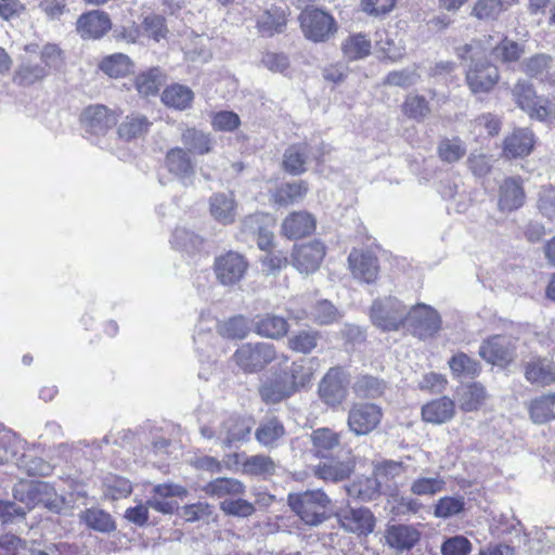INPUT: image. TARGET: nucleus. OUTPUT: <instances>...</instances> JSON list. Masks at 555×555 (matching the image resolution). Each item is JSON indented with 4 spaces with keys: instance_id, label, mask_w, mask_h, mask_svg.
I'll return each mask as SVG.
<instances>
[{
    "instance_id": "1",
    "label": "nucleus",
    "mask_w": 555,
    "mask_h": 555,
    "mask_svg": "<svg viewBox=\"0 0 555 555\" xmlns=\"http://www.w3.org/2000/svg\"><path fill=\"white\" fill-rule=\"evenodd\" d=\"M313 371L310 361L299 359L287 364L283 357L278 367H273L261 379L258 392L266 404H276L305 388L312 379Z\"/></svg>"
},
{
    "instance_id": "2",
    "label": "nucleus",
    "mask_w": 555,
    "mask_h": 555,
    "mask_svg": "<svg viewBox=\"0 0 555 555\" xmlns=\"http://www.w3.org/2000/svg\"><path fill=\"white\" fill-rule=\"evenodd\" d=\"M487 52L481 41H470L455 49L457 57L465 63V80L474 94L489 93L500 80L498 67L486 60Z\"/></svg>"
},
{
    "instance_id": "3",
    "label": "nucleus",
    "mask_w": 555,
    "mask_h": 555,
    "mask_svg": "<svg viewBox=\"0 0 555 555\" xmlns=\"http://www.w3.org/2000/svg\"><path fill=\"white\" fill-rule=\"evenodd\" d=\"M331 504V498L322 489H308L287 495L291 511L309 527H319L328 519Z\"/></svg>"
},
{
    "instance_id": "4",
    "label": "nucleus",
    "mask_w": 555,
    "mask_h": 555,
    "mask_svg": "<svg viewBox=\"0 0 555 555\" xmlns=\"http://www.w3.org/2000/svg\"><path fill=\"white\" fill-rule=\"evenodd\" d=\"M64 65L63 51L54 43H47L40 50V61L23 60L15 70L13 81L20 86H31L43 80L52 70Z\"/></svg>"
},
{
    "instance_id": "5",
    "label": "nucleus",
    "mask_w": 555,
    "mask_h": 555,
    "mask_svg": "<svg viewBox=\"0 0 555 555\" xmlns=\"http://www.w3.org/2000/svg\"><path fill=\"white\" fill-rule=\"evenodd\" d=\"M512 95L516 105L526 112L530 118L540 121L555 119V103L546 98L538 96L530 81L519 79L512 89Z\"/></svg>"
},
{
    "instance_id": "6",
    "label": "nucleus",
    "mask_w": 555,
    "mask_h": 555,
    "mask_svg": "<svg viewBox=\"0 0 555 555\" xmlns=\"http://www.w3.org/2000/svg\"><path fill=\"white\" fill-rule=\"evenodd\" d=\"M298 21L304 36L313 42H325L337 30L334 17L318 8H305L299 14Z\"/></svg>"
},
{
    "instance_id": "7",
    "label": "nucleus",
    "mask_w": 555,
    "mask_h": 555,
    "mask_svg": "<svg viewBox=\"0 0 555 555\" xmlns=\"http://www.w3.org/2000/svg\"><path fill=\"white\" fill-rule=\"evenodd\" d=\"M275 358V349L269 343L243 344L233 354L235 364L245 373L259 372Z\"/></svg>"
},
{
    "instance_id": "8",
    "label": "nucleus",
    "mask_w": 555,
    "mask_h": 555,
    "mask_svg": "<svg viewBox=\"0 0 555 555\" xmlns=\"http://www.w3.org/2000/svg\"><path fill=\"white\" fill-rule=\"evenodd\" d=\"M403 326L421 339L433 337L441 328V318L436 309L425 304H416L408 309Z\"/></svg>"
},
{
    "instance_id": "9",
    "label": "nucleus",
    "mask_w": 555,
    "mask_h": 555,
    "mask_svg": "<svg viewBox=\"0 0 555 555\" xmlns=\"http://www.w3.org/2000/svg\"><path fill=\"white\" fill-rule=\"evenodd\" d=\"M408 307L396 297L377 299L371 308L373 323L384 331H397L403 325Z\"/></svg>"
},
{
    "instance_id": "10",
    "label": "nucleus",
    "mask_w": 555,
    "mask_h": 555,
    "mask_svg": "<svg viewBox=\"0 0 555 555\" xmlns=\"http://www.w3.org/2000/svg\"><path fill=\"white\" fill-rule=\"evenodd\" d=\"M248 269L246 258L236 251H228L215 259L214 271L217 280L223 286L238 284Z\"/></svg>"
},
{
    "instance_id": "11",
    "label": "nucleus",
    "mask_w": 555,
    "mask_h": 555,
    "mask_svg": "<svg viewBox=\"0 0 555 555\" xmlns=\"http://www.w3.org/2000/svg\"><path fill=\"white\" fill-rule=\"evenodd\" d=\"M339 526L347 532L367 535L375 528V517L367 507H340L336 514Z\"/></svg>"
},
{
    "instance_id": "12",
    "label": "nucleus",
    "mask_w": 555,
    "mask_h": 555,
    "mask_svg": "<svg viewBox=\"0 0 555 555\" xmlns=\"http://www.w3.org/2000/svg\"><path fill=\"white\" fill-rule=\"evenodd\" d=\"M515 341L507 336L494 335L479 347V356L488 363L505 366L515 358Z\"/></svg>"
},
{
    "instance_id": "13",
    "label": "nucleus",
    "mask_w": 555,
    "mask_h": 555,
    "mask_svg": "<svg viewBox=\"0 0 555 555\" xmlns=\"http://www.w3.org/2000/svg\"><path fill=\"white\" fill-rule=\"evenodd\" d=\"M188 494V489L181 485L173 482L158 483L153 487L147 505L156 512L172 514L179 506L175 499H184Z\"/></svg>"
},
{
    "instance_id": "14",
    "label": "nucleus",
    "mask_w": 555,
    "mask_h": 555,
    "mask_svg": "<svg viewBox=\"0 0 555 555\" xmlns=\"http://www.w3.org/2000/svg\"><path fill=\"white\" fill-rule=\"evenodd\" d=\"M325 256V246L320 241L297 245L292 253V264L301 274L315 272Z\"/></svg>"
},
{
    "instance_id": "15",
    "label": "nucleus",
    "mask_w": 555,
    "mask_h": 555,
    "mask_svg": "<svg viewBox=\"0 0 555 555\" xmlns=\"http://www.w3.org/2000/svg\"><path fill=\"white\" fill-rule=\"evenodd\" d=\"M382 418V410L374 403L354 404L348 414V427L356 435H367L376 428Z\"/></svg>"
},
{
    "instance_id": "16",
    "label": "nucleus",
    "mask_w": 555,
    "mask_h": 555,
    "mask_svg": "<svg viewBox=\"0 0 555 555\" xmlns=\"http://www.w3.org/2000/svg\"><path fill=\"white\" fill-rule=\"evenodd\" d=\"M348 380L340 367H331L319 385L321 399L331 406L340 404L347 396Z\"/></svg>"
},
{
    "instance_id": "17",
    "label": "nucleus",
    "mask_w": 555,
    "mask_h": 555,
    "mask_svg": "<svg viewBox=\"0 0 555 555\" xmlns=\"http://www.w3.org/2000/svg\"><path fill=\"white\" fill-rule=\"evenodd\" d=\"M111 29V17L101 10L88 11L81 14L76 22V31L83 40L101 39Z\"/></svg>"
},
{
    "instance_id": "18",
    "label": "nucleus",
    "mask_w": 555,
    "mask_h": 555,
    "mask_svg": "<svg viewBox=\"0 0 555 555\" xmlns=\"http://www.w3.org/2000/svg\"><path fill=\"white\" fill-rule=\"evenodd\" d=\"M165 165L184 186L193 184L195 177V163L191 154L183 147H172L165 156Z\"/></svg>"
},
{
    "instance_id": "19",
    "label": "nucleus",
    "mask_w": 555,
    "mask_h": 555,
    "mask_svg": "<svg viewBox=\"0 0 555 555\" xmlns=\"http://www.w3.org/2000/svg\"><path fill=\"white\" fill-rule=\"evenodd\" d=\"M81 122L86 132L103 135L116 125L117 118L113 111L98 104L85 108L81 114Z\"/></svg>"
},
{
    "instance_id": "20",
    "label": "nucleus",
    "mask_w": 555,
    "mask_h": 555,
    "mask_svg": "<svg viewBox=\"0 0 555 555\" xmlns=\"http://www.w3.org/2000/svg\"><path fill=\"white\" fill-rule=\"evenodd\" d=\"M348 262L353 278L367 284L377 279L379 266L373 253L353 249L348 256Z\"/></svg>"
},
{
    "instance_id": "21",
    "label": "nucleus",
    "mask_w": 555,
    "mask_h": 555,
    "mask_svg": "<svg viewBox=\"0 0 555 555\" xmlns=\"http://www.w3.org/2000/svg\"><path fill=\"white\" fill-rule=\"evenodd\" d=\"M421 531L412 525H390L385 531V540L389 547L398 552L412 550L421 540Z\"/></svg>"
},
{
    "instance_id": "22",
    "label": "nucleus",
    "mask_w": 555,
    "mask_h": 555,
    "mask_svg": "<svg viewBox=\"0 0 555 555\" xmlns=\"http://www.w3.org/2000/svg\"><path fill=\"white\" fill-rule=\"evenodd\" d=\"M251 421L249 418L229 416L218 431V439L228 448L234 443L247 441L251 433Z\"/></svg>"
},
{
    "instance_id": "23",
    "label": "nucleus",
    "mask_w": 555,
    "mask_h": 555,
    "mask_svg": "<svg viewBox=\"0 0 555 555\" xmlns=\"http://www.w3.org/2000/svg\"><path fill=\"white\" fill-rule=\"evenodd\" d=\"M286 430L278 416L263 417L255 430L256 441L266 449H274L285 437Z\"/></svg>"
},
{
    "instance_id": "24",
    "label": "nucleus",
    "mask_w": 555,
    "mask_h": 555,
    "mask_svg": "<svg viewBox=\"0 0 555 555\" xmlns=\"http://www.w3.org/2000/svg\"><path fill=\"white\" fill-rule=\"evenodd\" d=\"M492 38V36H488L483 39H478L477 41H481L482 44L488 48V51H490L494 61L503 64H509L517 62L520 59L524 50L519 43L508 39L506 36H500L495 44L492 46L490 43Z\"/></svg>"
},
{
    "instance_id": "25",
    "label": "nucleus",
    "mask_w": 555,
    "mask_h": 555,
    "mask_svg": "<svg viewBox=\"0 0 555 555\" xmlns=\"http://www.w3.org/2000/svg\"><path fill=\"white\" fill-rule=\"evenodd\" d=\"M525 191L516 178L505 179L499 189V209L511 212L519 209L525 203Z\"/></svg>"
},
{
    "instance_id": "26",
    "label": "nucleus",
    "mask_w": 555,
    "mask_h": 555,
    "mask_svg": "<svg viewBox=\"0 0 555 555\" xmlns=\"http://www.w3.org/2000/svg\"><path fill=\"white\" fill-rule=\"evenodd\" d=\"M181 142L190 154L206 155L214 152L216 140L209 132L196 128H186L181 133Z\"/></svg>"
},
{
    "instance_id": "27",
    "label": "nucleus",
    "mask_w": 555,
    "mask_h": 555,
    "mask_svg": "<svg viewBox=\"0 0 555 555\" xmlns=\"http://www.w3.org/2000/svg\"><path fill=\"white\" fill-rule=\"evenodd\" d=\"M209 211L221 224H231L236 218V202L232 193H215L209 198Z\"/></svg>"
},
{
    "instance_id": "28",
    "label": "nucleus",
    "mask_w": 555,
    "mask_h": 555,
    "mask_svg": "<svg viewBox=\"0 0 555 555\" xmlns=\"http://www.w3.org/2000/svg\"><path fill=\"white\" fill-rule=\"evenodd\" d=\"M315 229V219L307 211H295L288 215L282 224V232L288 238H301Z\"/></svg>"
},
{
    "instance_id": "29",
    "label": "nucleus",
    "mask_w": 555,
    "mask_h": 555,
    "mask_svg": "<svg viewBox=\"0 0 555 555\" xmlns=\"http://www.w3.org/2000/svg\"><path fill=\"white\" fill-rule=\"evenodd\" d=\"M525 377L531 384L551 385L555 383V363L547 358H534L526 363Z\"/></svg>"
},
{
    "instance_id": "30",
    "label": "nucleus",
    "mask_w": 555,
    "mask_h": 555,
    "mask_svg": "<svg viewBox=\"0 0 555 555\" xmlns=\"http://www.w3.org/2000/svg\"><path fill=\"white\" fill-rule=\"evenodd\" d=\"M286 12L280 7H272L257 17V30L262 37H272L286 28Z\"/></svg>"
},
{
    "instance_id": "31",
    "label": "nucleus",
    "mask_w": 555,
    "mask_h": 555,
    "mask_svg": "<svg viewBox=\"0 0 555 555\" xmlns=\"http://www.w3.org/2000/svg\"><path fill=\"white\" fill-rule=\"evenodd\" d=\"M245 485L236 478L219 477L204 486L203 491L217 499H233L245 493Z\"/></svg>"
},
{
    "instance_id": "32",
    "label": "nucleus",
    "mask_w": 555,
    "mask_h": 555,
    "mask_svg": "<svg viewBox=\"0 0 555 555\" xmlns=\"http://www.w3.org/2000/svg\"><path fill=\"white\" fill-rule=\"evenodd\" d=\"M296 320H302L309 317L314 323L319 325H330L338 322L343 318V313L327 299L318 300L307 313L301 311L298 314H291Z\"/></svg>"
},
{
    "instance_id": "33",
    "label": "nucleus",
    "mask_w": 555,
    "mask_h": 555,
    "mask_svg": "<svg viewBox=\"0 0 555 555\" xmlns=\"http://www.w3.org/2000/svg\"><path fill=\"white\" fill-rule=\"evenodd\" d=\"M152 122L141 113H131L127 115L119 124L117 133L125 141H131L143 138L150 131Z\"/></svg>"
},
{
    "instance_id": "34",
    "label": "nucleus",
    "mask_w": 555,
    "mask_h": 555,
    "mask_svg": "<svg viewBox=\"0 0 555 555\" xmlns=\"http://www.w3.org/2000/svg\"><path fill=\"white\" fill-rule=\"evenodd\" d=\"M454 412V402L448 397H441L422 408V417L427 423L442 424L450 421Z\"/></svg>"
},
{
    "instance_id": "35",
    "label": "nucleus",
    "mask_w": 555,
    "mask_h": 555,
    "mask_svg": "<svg viewBox=\"0 0 555 555\" xmlns=\"http://www.w3.org/2000/svg\"><path fill=\"white\" fill-rule=\"evenodd\" d=\"M534 144L533 133L528 128L516 129L506 137L504 152L511 157H524L528 155Z\"/></svg>"
},
{
    "instance_id": "36",
    "label": "nucleus",
    "mask_w": 555,
    "mask_h": 555,
    "mask_svg": "<svg viewBox=\"0 0 555 555\" xmlns=\"http://www.w3.org/2000/svg\"><path fill=\"white\" fill-rule=\"evenodd\" d=\"M311 452L315 456L327 457L332 451L339 447L340 437L330 428L314 429L310 435Z\"/></svg>"
},
{
    "instance_id": "37",
    "label": "nucleus",
    "mask_w": 555,
    "mask_h": 555,
    "mask_svg": "<svg viewBox=\"0 0 555 555\" xmlns=\"http://www.w3.org/2000/svg\"><path fill=\"white\" fill-rule=\"evenodd\" d=\"M310 152V146L306 142L293 144L285 150L283 156V166L285 171L297 176L306 171V162Z\"/></svg>"
},
{
    "instance_id": "38",
    "label": "nucleus",
    "mask_w": 555,
    "mask_h": 555,
    "mask_svg": "<svg viewBox=\"0 0 555 555\" xmlns=\"http://www.w3.org/2000/svg\"><path fill=\"white\" fill-rule=\"evenodd\" d=\"M255 327L259 335L275 339L285 336L288 332L286 319L271 313L259 315Z\"/></svg>"
},
{
    "instance_id": "39",
    "label": "nucleus",
    "mask_w": 555,
    "mask_h": 555,
    "mask_svg": "<svg viewBox=\"0 0 555 555\" xmlns=\"http://www.w3.org/2000/svg\"><path fill=\"white\" fill-rule=\"evenodd\" d=\"M79 519L94 531L108 533L116 529L115 521L111 514L98 507H91L80 512Z\"/></svg>"
},
{
    "instance_id": "40",
    "label": "nucleus",
    "mask_w": 555,
    "mask_h": 555,
    "mask_svg": "<svg viewBox=\"0 0 555 555\" xmlns=\"http://www.w3.org/2000/svg\"><path fill=\"white\" fill-rule=\"evenodd\" d=\"M529 414L535 424H544L555 420V392L533 399L529 405Z\"/></svg>"
},
{
    "instance_id": "41",
    "label": "nucleus",
    "mask_w": 555,
    "mask_h": 555,
    "mask_svg": "<svg viewBox=\"0 0 555 555\" xmlns=\"http://www.w3.org/2000/svg\"><path fill=\"white\" fill-rule=\"evenodd\" d=\"M380 487L382 486L375 476L362 477L346 486V491L350 498L359 499L363 502H370L378 498Z\"/></svg>"
},
{
    "instance_id": "42",
    "label": "nucleus",
    "mask_w": 555,
    "mask_h": 555,
    "mask_svg": "<svg viewBox=\"0 0 555 555\" xmlns=\"http://www.w3.org/2000/svg\"><path fill=\"white\" fill-rule=\"evenodd\" d=\"M193 98L194 93L189 87L178 83L167 87L162 94L165 105L180 111L190 107Z\"/></svg>"
},
{
    "instance_id": "43",
    "label": "nucleus",
    "mask_w": 555,
    "mask_h": 555,
    "mask_svg": "<svg viewBox=\"0 0 555 555\" xmlns=\"http://www.w3.org/2000/svg\"><path fill=\"white\" fill-rule=\"evenodd\" d=\"M460 408L465 412L478 410L487 399V391L479 383H473L463 387L459 395Z\"/></svg>"
},
{
    "instance_id": "44",
    "label": "nucleus",
    "mask_w": 555,
    "mask_h": 555,
    "mask_svg": "<svg viewBox=\"0 0 555 555\" xmlns=\"http://www.w3.org/2000/svg\"><path fill=\"white\" fill-rule=\"evenodd\" d=\"M164 82V76L159 67H152L139 74L135 78V88L144 96L158 93Z\"/></svg>"
},
{
    "instance_id": "45",
    "label": "nucleus",
    "mask_w": 555,
    "mask_h": 555,
    "mask_svg": "<svg viewBox=\"0 0 555 555\" xmlns=\"http://www.w3.org/2000/svg\"><path fill=\"white\" fill-rule=\"evenodd\" d=\"M446 480L440 474H435L431 477H417L411 483L410 491L418 496H433L446 489Z\"/></svg>"
},
{
    "instance_id": "46",
    "label": "nucleus",
    "mask_w": 555,
    "mask_h": 555,
    "mask_svg": "<svg viewBox=\"0 0 555 555\" xmlns=\"http://www.w3.org/2000/svg\"><path fill=\"white\" fill-rule=\"evenodd\" d=\"M308 186L304 181H294L282 184L273 194V199L282 206L291 205L305 197Z\"/></svg>"
},
{
    "instance_id": "47",
    "label": "nucleus",
    "mask_w": 555,
    "mask_h": 555,
    "mask_svg": "<svg viewBox=\"0 0 555 555\" xmlns=\"http://www.w3.org/2000/svg\"><path fill=\"white\" fill-rule=\"evenodd\" d=\"M243 473L250 476H272L275 474L276 464L269 455L256 454L248 456L243 465Z\"/></svg>"
},
{
    "instance_id": "48",
    "label": "nucleus",
    "mask_w": 555,
    "mask_h": 555,
    "mask_svg": "<svg viewBox=\"0 0 555 555\" xmlns=\"http://www.w3.org/2000/svg\"><path fill=\"white\" fill-rule=\"evenodd\" d=\"M103 73L112 78H119L128 75L132 69V63L128 55L115 53L104 57L100 63Z\"/></svg>"
},
{
    "instance_id": "49",
    "label": "nucleus",
    "mask_w": 555,
    "mask_h": 555,
    "mask_svg": "<svg viewBox=\"0 0 555 555\" xmlns=\"http://www.w3.org/2000/svg\"><path fill=\"white\" fill-rule=\"evenodd\" d=\"M351 466L344 462H328L313 467V474L325 481H341L349 477Z\"/></svg>"
},
{
    "instance_id": "50",
    "label": "nucleus",
    "mask_w": 555,
    "mask_h": 555,
    "mask_svg": "<svg viewBox=\"0 0 555 555\" xmlns=\"http://www.w3.org/2000/svg\"><path fill=\"white\" fill-rule=\"evenodd\" d=\"M346 59L353 61L367 56L371 52V41L362 34L349 36L341 44Z\"/></svg>"
},
{
    "instance_id": "51",
    "label": "nucleus",
    "mask_w": 555,
    "mask_h": 555,
    "mask_svg": "<svg viewBox=\"0 0 555 555\" xmlns=\"http://www.w3.org/2000/svg\"><path fill=\"white\" fill-rule=\"evenodd\" d=\"M402 112L410 119L422 121L430 114L429 102L424 95L409 93L402 104Z\"/></svg>"
},
{
    "instance_id": "52",
    "label": "nucleus",
    "mask_w": 555,
    "mask_h": 555,
    "mask_svg": "<svg viewBox=\"0 0 555 555\" xmlns=\"http://www.w3.org/2000/svg\"><path fill=\"white\" fill-rule=\"evenodd\" d=\"M39 504H42L53 513H60L65 505V500L56 493L55 489L50 483L39 481L36 506Z\"/></svg>"
},
{
    "instance_id": "53",
    "label": "nucleus",
    "mask_w": 555,
    "mask_h": 555,
    "mask_svg": "<svg viewBox=\"0 0 555 555\" xmlns=\"http://www.w3.org/2000/svg\"><path fill=\"white\" fill-rule=\"evenodd\" d=\"M352 389L360 398H377L385 390V383L372 375H362L357 378Z\"/></svg>"
},
{
    "instance_id": "54",
    "label": "nucleus",
    "mask_w": 555,
    "mask_h": 555,
    "mask_svg": "<svg viewBox=\"0 0 555 555\" xmlns=\"http://www.w3.org/2000/svg\"><path fill=\"white\" fill-rule=\"evenodd\" d=\"M466 145L460 138L442 139L438 144V155L442 162L452 164L466 154Z\"/></svg>"
},
{
    "instance_id": "55",
    "label": "nucleus",
    "mask_w": 555,
    "mask_h": 555,
    "mask_svg": "<svg viewBox=\"0 0 555 555\" xmlns=\"http://www.w3.org/2000/svg\"><path fill=\"white\" fill-rule=\"evenodd\" d=\"M16 466L29 476H48L52 472V466L47 461L30 453L22 454Z\"/></svg>"
},
{
    "instance_id": "56",
    "label": "nucleus",
    "mask_w": 555,
    "mask_h": 555,
    "mask_svg": "<svg viewBox=\"0 0 555 555\" xmlns=\"http://www.w3.org/2000/svg\"><path fill=\"white\" fill-rule=\"evenodd\" d=\"M219 507L224 515L237 518H248L256 512L251 502L240 496L221 501Z\"/></svg>"
},
{
    "instance_id": "57",
    "label": "nucleus",
    "mask_w": 555,
    "mask_h": 555,
    "mask_svg": "<svg viewBox=\"0 0 555 555\" xmlns=\"http://www.w3.org/2000/svg\"><path fill=\"white\" fill-rule=\"evenodd\" d=\"M405 470L406 466L403 462L385 460L375 465L374 476L382 486L388 481H395L398 477L402 476Z\"/></svg>"
},
{
    "instance_id": "58",
    "label": "nucleus",
    "mask_w": 555,
    "mask_h": 555,
    "mask_svg": "<svg viewBox=\"0 0 555 555\" xmlns=\"http://www.w3.org/2000/svg\"><path fill=\"white\" fill-rule=\"evenodd\" d=\"M504 11L502 0H477L470 15L479 21H493Z\"/></svg>"
},
{
    "instance_id": "59",
    "label": "nucleus",
    "mask_w": 555,
    "mask_h": 555,
    "mask_svg": "<svg viewBox=\"0 0 555 555\" xmlns=\"http://www.w3.org/2000/svg\"><path fill=\"white\" fill-rule=\"evenodd\" d=\"M449 366L456 376L474 377L479 374V363L461 352L449 360Z\"/></svg>"
},
{
    "instance_id": "60",
    "label": "nucleus",
    "mask_w": 555,
    "mask_h": 555,
    "mask_svg": "<svg viewBox=\"0 0 555 555\" xmlns=\"http://www.w3.org/2000/svg\"><path fill=\"white\" fill-rule=\"evenodd\" d=\"M552 62V56L547 54H535L522 63V70L532 78H542L548 73Z\"/></svg>"
},
{
    "instance_id": "61",
    "label": "nucleus",
    "mask_w": 555,
    "mask_h": 555,
    "mask_svg": "<svg viewBox=\"0 0 555 555\" xmlns=\"http://www.w3.org/2000/svg\"><path fill=\"white\" fill-rule=\"evenodd\" d=\"M465 501L462 496H443L435 505L434 515L438 518H450L464 509Z\"/></svg>"
},
{
    "instance_id": "62",
    "label": "nucleus",
    "mask_w": 555,
    "mask_h": 555,
    "mask_svg": "<svg viewBox=\"0 0 555 555\" xmlns=\"http://www.w3.org/2000/svg\"><path fill=\"white\" fill-rule=\"evenodd\" d=\"M319 333L315 331H300L288 340L289 348L301 353L311 352L318 345Z\"/></svg>"
},
{
    "instance_id": "63",
    "label": "nucleus",
    "mask_w": 555,
    "mask_h": 555,
    "mask_svg": "<svg viewBox=\"0 0 555 555\" xmlns=\"http://www.w3.org/2000/svg\"><path fill=\"white\" fill-rule=\"evenodd\" d=\"M420 75L416 68H403L387 74L384 83L393 87L409 88L417 83Z\"/></svg>"
},
{
    "instance_id": "64",
    "label": "nucleus",
    "mask_w": 555,
    "mask_h": 555,
    "mask_svg": "<svg viewBox=\"0 0 555 555\" xmlns=\"http://www.w3.org/2000/svg\"><path fill=\"white\" fill-rule=\"evenodd\" d=\"M440 550L442 555H468L472 552V543L464 535H454L446 539Z\"/></svg>"
}]
</instances>
